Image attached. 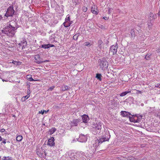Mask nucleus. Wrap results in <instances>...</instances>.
<instances>
[{
    "mask_svg": "<svg viewBox=\"0 0 160 160\" xmlns=\"http://www.w3.org/2000/svg\"><path fill=\"white\" fill-rule=\"evenodd\" d=\"M17 29L10 27L9 25H7L4 28L3 30H2V33L5 34L8 36L13 37L14 35L16 30Z\"/></svg>",
    "mask_w": 160,
    "mask_h": 160,
    "instance_id": "1",
    "label": "nucleus"
},
{
    "mask_svg": "<svg viewBox=\"0 0 160 160\" xmlns=\"http://www.w3.org/2000/svg\"><path fill=\"white\" fill-rule=\"evenodd\" d=\"M100 68L102 70H105L108 66V63L104 58L99 59L98 61Z\"/></svg>",
    "mask_w": 160,
    "mask_h": 160,
    "instance_id": "2",
    "label": "nucleus"
},
{
    "mask_svg": "<svg viewBox=\"0 0 160 160\" xmlns=\"http://www.w3.org/2000/svg\"><path fill=\"white\" fill-rule=\"evenodd\" d=\"M110 137V136L108 134H105V135H104L103 138H99V140L97 139L95 140V144H96L95 146H96L98 145H99L100 144H101L105 141H108Z\"/></svg>",
    "mask_w": 160,
    "mask_h": 160,
    "instance_id": "3",
    "label": "nucleus"
},
{
    "mask_svg": "<svg viewBox=\"0 0 160 160\" xmlns=\"http://www.w3.org/2000/svg\"><path fill=\"white\" fill-rule=\"evenodd\" d=\"M14 13L15 11L13 9V6H10L8 8L4 16L7 17H12L14 14Z\"/></svg>",
    "mask_w": 160,
    "mask_h": 160,
    "instance_id": "4",
    "label": "nucleus"
},
{
    "mask_svg": "<svg viewBox=\"0 0 160 160\" xmlns=\"http://www.w3.org/2000/svg\"><path fill=\"white\" fill-rule=\"evenodd\" d=\"M35 59L36 60L35 62L38 64H41L42 63L48 62L49 61L48 60L42 61V59L41 58L40 55L39 54L35 55Z\"/></svg>",
    "mask_w": 160,
    "mask_h": 160,
    "instance_id": "5",
    "label": "nucleus"
},
{
    "mask_svg": "<svg viewBox=\"0 0 160 160\" xmlns=\"http://www.w3.org/2000/svg\"><path fill=\"white\" fill-rule=\"evenodd\" d=\"M118 46L117 43H116L115 45H112L111 46L109 50V53L110 52L112 53L113 55L115 54L116 53L117 51V49Z\"/></svg>",
    "mask_w": 160,
    "mask_h": 160,
    "instance_id": "6",
    "label": "nucleus"
},
{
    "mask_svg": "<svg viewBox=\"0 0 160 160\" xmlns=\"http://www.w3.org/2000/svg\"><path fill=\"white\" fill-rule=\"evenodd\" d=\"M87 140V137L86 135H84L82 134L79 135L78 138V141L81 142H85Z\"/></svg>",
    "mask_w": 160,
    "mask_h": 160,
    "instance_id": "7",
    "label": "nucleus"
},
{
    "mask_svg": "<svg viewBox=\"0 0 160 160\" xmlns=\"http://www.w3.org/2000/svg\"><path fill=\"white\" fill-rule=\"evenodd\" d=\"M7 25H9L10 27L14 28L16 29H17L18 27L17 23L16 21L12 20L9 22V23H8Z\"/></svg>",
    "mask_w": 160,
    "mask_h": 160,
    "instance_id": "8",
    "label": "nucleus"
},
{
    "mask_svg": "<svg viewBox=\"0 0 160 160\" xmlns=\"http://www.w3.org/2000/svg\"><path fill=\"white\" fill-rule=\"evenodd\" d=\"M121 114L123 117H129L130 121H132V118H131V116L132 115L129 112H127L126 111H122L121 112Z\"/></svg>",
    "mask_w": 160,
    "mask_h": 160,
    "instance_id": "9",
    "label": "nucleus"
},
{
    "mask_svg": "<svg viewBox=\"0 0 160 160\" xmlns=\"http://www.w3.org/2000/svg\"><path fill=\"white\" fill-rule=\"evenodd\" d=\"M79 122V120L78 119H75L71 121L70 124L72 127L74 126H77Z\"/></svg>",
    "mask_w": 160,
    "mask_h": 160,
    "instance_id": "10",
    "label": "nucleus"
},
{
    "mask_svg": "<svg viewBox=\"0 0 160 160\" xmlns=\"http://www.w3.org/2000/svg\"><path fill=\"white\" fill-rule=\"evenodd\" d=\"M54 139L53 137H51L49 139L48 141V145L51 146H54L55 145V143L54 142Z\"/></svg>",
    "mask_w": 160,
    "mask_h": 160,
    "instance_id": "11",
    "label": "nucleus"
},
{
    "mask_svg": "<svg viewBox=\"0 0 160 160\" xmlns=\"http://www.w3.org/2000/svg\"><path fill=\"white\" fill-rule=\"evenodd\" d=\"M94 128H95L97 130V132H100L102 128V125L101 124L100 122H99L98 123H97L96 125H95Z\"/></svg>",
    "mask_w": 160,
    "mask_h": 160,
    "instance_id": "12",
    "label": "nucleus"
},
{
    "mask_svg": "<svg viewBox=\"0 0 160 160\" xmlns=\"http://www.w3.org/2000/svg\"><path fill=\"white\" fill-rule=\"evenodd\" d=\"M137 116V120L135 119L134 118H133L132 117V122H138L140 121L142 119V115H139Z\"/></svg>",
    "mask_w": 160,
    "mask_h": 160,
    "instance_id": "13",
    "label": "nucleus"
},
{
    "mask_svg": "<svg viewBox=\"0 0 160 160\" xmlns=\"http://www.w3.org/2000/svg\"><path fill=\"white\" fill-rule=\"evenodd\" d=\"M103 45V42L101 40H99L98 41L97 48L100 50Z\"/></svg>",
    "mask_w": 160,
    "mask_h": 160,
    "instance_id": "14",
    "label": "nucleus"
},
{
    "mask_svg": "<svg viewBox=\"0 0 160 160\" xmlns=\"http://www.w3.org/2000/svg\"><path fill=\"white\" fill-rule=\"evenodd\" d=\"M54 47V46L53 44H48L42 45L41 46V48H48L50 47Z\"/></svg>",
    "mask_w": 160,
    "mask_h": 160,
    "instance_id": "15",
    "label": "nucleus"
},
{
    "mask_svg": "<svg viewBox=\"0 0 160 160\" xmlns=\"http://www.w3.org/2000/svg\"><path fill=\"white\" fill-rule=\"evenodd\" d=\"M88 115L84 114L82 116V121L84 123H87L88 121Z\"/></svg>",
    "mask_w": 160,
    "mask_h": 160,
    "instance_id": "16",
    "label": "nucleus"
},
{
    "mask_svg": "<svg viewBox=\"0 0 160 160\" xmlns=\"http://www.w3.org/2000/svg\"><path fill=\"white\" fill-rule=\"evenodd\" d=\"M130 34H131V37L132 38H133V39L135 37V33L134 29H132L130 31Z\"/></svg>",
    "mask_w": 160,
    "mask_h": 160,
    "instance_id": "17",
    "label": "nucleus"
},
{
    "mask_svg": "<svg viewBox=\"0 0 160 160\" xmlns=\"http://www.w3.org/2000/svg\"><path fill=\"white\" fill-rule=\"evenodd\" d=\"M56 129L55 128H52L48 131V133L51 135L53 133L56 131Z\"/></svg>",
    "mask_w": 160,
    "mask_h": 160,
    "instance_id": "18",
    "label": "nucleus"
},
{
    "mask_svg": "<svg viewBox=\"0 0 160 160\" xmlns=\"http://www.w3.org/2000/svg\"><path fill=\"white\" fill-rule=\"evenodd\" d=\"M91 131L92 133L94 135L97 134H99V132H97V129L94 128V127H93L91 129Z\"/></svg>",
    "mask_w": 160,
    "mask_h": 160,
    "instance_id": "19",
    "label": "nucleus"
},
{
    "mask_svg": "<svg viewBox=\"0 0 160 160\" xmlns=\"http://www.w3.org/2000/svg\"><path fill=\"white\" fill-rule=\"evenodd\" d=\"M71 23L69 21H65L63 23V25L64 27L66 28H67L70 26Z\"/></svg>",
    "mask_w": 160,
    "mask_h": 160,
    "instance_id": "20",
    "label": "nucleus"
},
{
    "mask_svg": "<svg viewBox=\"0 0 160 160\" xmlns=\"http://www.w3.org/2000/svg\"><path fill=\"white\" fill-rule=\"evenodd\" d=\"M20 44L22 45V48H25L27 45V42L26 40H23V41Z\"/></svg>",
    "mask_w": 160,
    "mask_h": 160,
    "instance_id": "21",
    "label": "nucleus"
},
{
    "mask_svg": "<svg viewBox=\"0 0 160 160\" xmlns=\"http://www.w3.org/2000/svg\"><path fill=\"white\" fill-rule=\"evenodd\" d=\"M153 24L151 21H150L148 23V28L149 30H150L152 28Z\"/></svg>",
    "mask_w": 160,
    "mask_h": 160,
    "instance_id": "22",
    "label": "nucleus"
},
{
    "mask_svg": "<svg viewBox=\"0 0 160 160\" xmlns=\"http://www.w3.org/2000/svg\"><path fill=\"white\" fill-rule=\"evenodd\" d=\"M27 78L29 79V80L30 81H38V80H35L33 79L32 78V76L31 75H28L27 76Z\"/></svg>",
    "mask_w": 160,
    "mask_h": 160,
    "instance_id": "23",
    "label": "nucleus"
},
{
    "mask_svg": "<svg viewBox=\"0 0 160 160\" xmlns=\"http://www.w3.org/2000/svg\"><path fill=\"white\" fill-rule=\"evenodd\" d=\"M102 77L101 74L99 73H97L96 75V78L99 80L100 81H101L102 79L101 77Z\"/></svg>",
    "mask_w": 160,
    "mask_h": 160,
    "instance_id": "24",
    "label": "nucleus"
},
{
    "mask_svg": "<svg viewBox=\"0 0 160 160\" xmlns=\"http://www.w3.org/2000/svg\"><path fill=\"white\" fill-rule=\"evenodd\" d=\"M30 97V95H27L23 97L21 99V101L22 102L25 101L26 99H28Z\"/></svg>",
    "mask_w": 160,
    "mask_h": 160,
    "instance_id": "25",
    "label": "nucleus"
},
{
    "mask_svg": "<svg viewBox=\"0 0 160 160\" xmlns=\"http://www.w3.org/2000/svg\"><path fill=\"white\" fill-rule=\"evenodd\" d=\"M10 63H13L14 64L16 65H19L21 64V62L19 61H14V60H12V62H10Z\"/></svg>",
    "mask_w": 160,
    "mask_h": 160,
    "instance_id": "26",
    "label": "nucleus"
},
{
    "mask_svg": "<svg viewBox=\"0 0 160 160\" xmlns=\"http://www.w3.org/2000/svg\"><path fill=\"white\" fill-rule=\"evenodd\" d=\"M69 87L68 86L64 85L62 88V91H64L69 89Z\"/></svg>",
    "mask_w": 160,
    "mask_h": 160,
    "instance_id": "27",
    "label": "nucleus"
},
{
    "mask_svg": "<svg viewBox=\"0 0 160 160\" xmlns=\"http://www.w3.org/2000/svg\"><path fill=\"white\" fill-rule=\"evenodd\" d=\"M22 139V137L21 135H19L16 138V140L18 141H21Z\"/></svg>",
    "mask_w": 160,
    "mask_h": 160,
    "instance_id": "28",
    "label": "nucleus"
},
{
    "mask_svg": "<svg viewBox=\"0 0 160 160\" xmlns=\"http://www.w3.org/2000/svg\"><path fill=\"white\" fill-rule=\"evenodd\" d=\"M151 54H147L145 57V59L147 60H149L151 59Z\"/></svg>",
    "mask_w": 160,
    "mask_h": 160,
    "instance_id": "29",
    "label": "nucleus"
},
{
    "mask_svg": "<svg viewBox=\"0 0 160 160\" xmlns=\"http://www.w3.org/2000/svg\"><path fill=\"white\" fill-rule=\"evenodd\" d=\"M3 160H11V157H4L3 158Z\"/></svg>",
    "mask_w": 160,
    "mask_h": 160,
    "instance_id": "30",
    "label": "nucleus"
},
{
    "mask_svg": "<svg viewBox=\"0 0 160 160\" xmlns=\"http://www.w3.org/2000/svg\"><path fill=\"white\" fill-rule=\"evenodd\" d=\"M48 111H49L48 110L47 111L44 110H41L40 111H39V113H41L42 114H43L44 112L47 113V112H48Z\"/></svg>",
    "mask_w": 160,
    "mask_h": 160,
    "instance_id": "31",
    "label": "nucleus"
},
{
    "mask_svg": "<svg viewBox=\"0 0 160 160\" xmlns=\"http://www.w3.org/2000/svg\"><path fill=\"white\" fill-rule=\"evenodd\" d=\"M78 34L75 35L73 37L74 40H76L78 39Z\"/></svg>",
    "mask_w": 160,
    "mask_h": 160,
    "instance_id": "32",
    "label": "nucleus"
},
{
    "mask_svg": "<svg viewBox=\"0 0 160 160\" xmlns=\"http://www.w3.org/2000/svg\"><path fill=\"white\" fill-rule=\"evenodd\" d=\"M91 12L93 13L94 14H95L96 15L98 14V13H97V11L96 10H95V9H93L92 8V9Z\"/></svg>",
    "mask_w": 160,
    "mask_h": 160,
    "instance_id": "33",
    "label": "nucleus"
},
{
    "mask_svg": "<svg viewBox=\"0 0 160 160\" xmlns=\"http://www.w3.org/2000/svg\"><path fill=\"white\" fill-rule=\"evenodd\" d=\"M82 9L83 11L84 12H87V10H88V8H87V7H86L85 6L83 7Z\"/></svg>",
    "mask_w": 160,
    "mask_h": 160,
    "instance_id": "34",
    "label": "nucleus"
},
{
    "mask_svg": "<svg viewBox=\"0 0 160 160\" xmlns=\"http://www.w3.org/2000/svg\"><path fill=\"white\" fill-rule=\"evenodd\" d=\"M84 45L86 46H91V45H90V43L89 42H86L84 43Z\"/></svg>",
    "mask_w": 160,
    "mask_h": 160,
    "instance_id": "35",
    "label": "nucleus"
},
{
    "mask_svg": "<svg viewBox=\"0 0 160 160\" xmlns=\"http://www.w3.org/2000/svg\"><path fill=\"white\" fill-rule=\"evenodd\" d=\"M126 95V94L125 92H123L120 94V96L123 97L125 96Z\"/></svg>",
    "mask_w": 160,
    "mask_h": 160,
    "instance_id": "36",
    "label": "nucleus"
},
{
    "mask_svg": "<svg viewBox=\"0 0 160 160\" xmlns=\"http://www.w3.org/2000/svg\"><path fill=\"white\" fill-rule=\"evenodd\" d=\"M55 88V87L54 86H51V87H50L48 89V91H52L53 89V88Z\"/></svg>",
    "mask_w": 160,
    "mask_h": 160,
    "instance_id": "37",
    "label": "nucleus"
},
{
    "mask_svg": "<svg viewBox=\"0 0 160 160\" xmlns=\"http://www.w3.org/2000/svg\"><path fill=\"white\" fill-rule=\"evenodd\" d=\"M70 18L69 16H68V17H67V18H66L65 21L70 22Z\"/></svg>",
    "mask_w": 160,
    "mask_h": 160,
    "instance_id": "38",
    "label": "nucleus"
},
{
    "mask_svg": "<svg viewBox=\"0 0 160 160\" xmlns=\"http://www.w3.org/2000/svg\"><path fill=\"white\" fill-rule=\"evenodd\" d=\"M131 90H130V89H128V91H125L126 95L128 93H131Z\"/></svg>",
    "mask_w": 160,
    "mask_h": 160,
    "instance_id": "39",
    "label": "nucleus"
},
{
    "mask_svg": "<svg viewBox=\"0 0 160 160\" xmlns=\"http://www.w3.org/2000/svg\"><path fill=\"white\" fill-rule=\"evenodd\" d=\"M156 116L160 119V112H159L157 114Z\"/></svg>",
    "mask_w": 160,
    "mask_h": 160,
    "instance_id": "40",
    "label": "nucleus"
},
{
    "mask_svg": "<svg viewBox=\"0 0 160 160\" xmlns=\"http://www.w3.org/2000/svg\"><path fill=\"white\" fill-rule=\"evenodd\" d=\"M37 154L39 155V156H40V155H42V154L39 151H38L37 152Z\"/></svg>",
    "mask_w": 160,
    "mask_h": 160,
    "instance_id": "41",
    "label": "nucleus"
},
{
    "mask_svg": "<svg viewBox=\"0 0 160 160\" xmlns=\"http://www.w3.org/2000/svg\"><path fill=\"white\" fill-rule=\"evenodd\" d=\"M27 93H28V95H30V91L29 89H28L27 90Z\"/></svg>",
    "mask_w": 160,
    "mask_h": 160,
    "instance_id": "42",
    "label": "nucleus"
},
{
    "mask_svg": "<svg viewBox=\"0 0 160 160\" xmlns=\"http://www.w3.org/2000/svg\"><path fill=\"white\" fill-rule=\"evenodd\" d=\"M156 87L159 88H160V83L157 84V85L156 86Z\"/></svg>",
    "mask_w": 160,
    "mask_h": 160,
    "instance_id": "43",
    "label": "nucleus"
},
{
    "mask_svg": "<svg viewBox=\"0 0 160 160\" xmlns=\"http://www.w3.org/2000/svg\"><path fill=\"white\" fill-rule=\"evenodd\" d=\"M5 131V130L4 129V128H2V129H1L0 130V131L1 132H4Z\"/></svg>",
    "mask_w": 160,
    "mask_h": 160,
    "instance_id": "44",
    "label": "nucleus"
},
{
    "mask_svg": "<svg viewBox=\"0 0 160 160\" xmlns=\"http://www.w3.org/2000/svg\"><path fill=\"white\" fill-rule=\"evenodd\" d=\"M141 93V91H140V90H137V92H136V93L138 94V93Z\"/></svg>",
    "mask_w": 160,
    "mask_h": 160,
    "instance_id": "45",
    "label": "nucleus"
},
{
    "mask_svg": "<svg viewBox=\"0 0 160 160\" xmlns=\"http://www.w3.org/2000/svg\"><path fill=\"white\" fill-rule=\"evenodd\" d=\"M111 9H112L111 8H109V9L108 10V13L109 14L111 12Z\"/></svg>",
    "mask_w": 160,
    "mask_h": 160,
    "instance_id": "46",
    "label": "nucleus"
},
{
    "mask_svg": "<svg viewBox=\"0 0 160 160\" xmlns=\"http://www.w3.org/2000/svg\"><path fill=\"white\" fill-rule=\"evenodd\" d=\"M6 142V140L5 139H4L3 141L2 142V143H3L4 144H5Z\"/></svg>",
    "mask_w": 160,
    "mask_h": 160,
    "instance_id": "47",
    "label": "nucleus"
},
{
    "mask_svg": "<svg viewBox=\"0 0 160 160\" xmlns=\"http://www.w3.org/2000/svg\"><path fill=\"white\" fill-rule=\"evenodd\" d=\"M54 107L55 108H59L60 107L58 106H54Z\"/></svg>",
    "mask_w": 160,
    "mask_h": 160,
    "instance_id": "48",
    "label": "nucleus"
},
{
    "mask_svg": "<svg viewBox=\"0 0 160 160\" xmlns=\"http://www.w3.org/2000/svg\"><path fill=\"white\" fill-rule=\"evenodd\" d=\"M2 140V138L0 136V141H1Z\"/></svg>",
    "mask_w": 160,
    "mask_h": 160,
    "instance_id": "49",
    "label": "nucleus"
},
{
    "mask_svg": "<svg viewBox=\"0 0 160 160\" xmlns=\"http://www.w3.org/2000/svg\"><path fill=\"white\" fill-rule=\"evenodd\" d=\"M103 18L105 20H106L107 19H108L106 17H103Z\"/></svg>",
    "mask_w": 160,
    "mask_h": 160,
    "instance_id": "50",
    "label": "nucleus"
},
{
    "mask_svg": "<svg viewBox=\"0 0 160 160\" xmlns=\"http://www.w3.org/2000/svg\"><path fill=\"white\" fill-rule=\"evenodd\" d=\"M142 160H146V158H144Z\"/></svg>",
    "mask_w": 160,
    "mask_h": 160,
    "instance_id": "51",
    "label": "nucleus"
},
{
    "mask_svg": "<svg viewBox=\"0 0 160 160\" xmlns=\"http://www.w3.org/2000/svg\"><path fill=\"white\" fill-rule=\"evenodd\" d=\"M2 17L0 15V20L2 19Z\"/></svg>",
    "mask_w": 160,
    "mask_h": 160,
    "instance_id": "52",
    "label": "nucleus"
},
{
    "mask_svg": "<svg viewBox=\"0 0 160 160\" xmlns=\"http://www.w3.org/2000/svg\"><path fill=\"white\" fill-rule=\"evenodd\" d=\"M131 159H132V160H134V158H133V157H131Z\"/></svg>",
    "mask_w": 160,
    "mask_h": 160,
    "instance_id": "53",
    "label": "nucleus"
},
{
    "mask_svg": "<svg viewBox=\"0 0 160 160\" xmlns=\"http://www.w3.org/2000/svg\"><path fill=\"white\" fill-rule=\"evenodd\" d=\"M101 26L99 27L100 28H102V25H100Z\"/></svg>",
    "mask_w": 160,
    "mask_h": 160,
    "instance_id": "54",
    "label": "nucleus"
},
{
    "mask_svg": "<svg viewBox=\"0 0 160 160\" xmlns=\"http://www.w3.org/2000/svg\"><path fill=\"white\" fill-rule=\"evenodd\" d=\"M2 81H3V82H4V81H5V80L3 79H2Z\"/></svg>",
    "mask_w": 160,
    "mask_h": 160,
    "instance_id": "55",
    "label": "nucleus"
},
{
    "mask_svg": "<svg viewBox=\"0 0 160 160\" xmlns=\"http://www.w3.org/2000/svg\"><path fill=\"white\" fill-rule=\"evenodd\" d=\"M7 142L9 143V142H9V141H8Z\"/></svg>",
    "mask_w": 160,
    "mask_h": 160,
    "instance_id": "56",
    "label": "nucleus"
}]
</instances>
